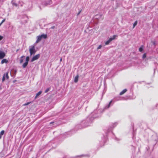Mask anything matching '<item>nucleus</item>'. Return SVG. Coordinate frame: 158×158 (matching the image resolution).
I'll use <instances>...</instances> for the list:
<instances>
[{"label": "nucleus", "mask_w": 158, "mask_h": 158, "mask_svg": "<svg viewBox=\"0 0 158 158\" xmlns=\"http://www.w3.org/2000/svg\"><path fill=\"white\" fill-rule=\"evenodd\" d=\"M25 57V56H23L21 57V59H20V63L21 64L23 63V59H22V58L23 57Z\"/></svg>", "instance_id": "13"}, {"label": "nucleus", "mask_w": 158, "mask_h": 158, "mask_svg": "<svg viewBox=\"0 0 158 158\" xmlns=\"http://www.w3.org/2000/svg\"><path fill=\"white\" fill-rule=\"evenodd\" d=\"M35 45L36 44H34L29 47V52L31 56L35 54L36 52V50L35 48Z\"/></svg>", "instance_id": "2"}, {"label": "nucleus", "mask_w": 158, "mask_h": 158, "mask_svg": "<svg viewBox=\"0 0 158 158\" xmlns=\"http://www.w3.org/2000/svg\"><path fill=\"white\" fill-rule=\"evenodd\" d=\"M40 54H37L34 56L31 60V61L32 62L34 61L37 60L40 57Z\"/></svg>", "instance_id": "5"}, {"label": "nucleus", "mask_w": 158, "mask_h": 158, "mask_svg": "<svg viewBox=\"0 0 158 158\" xmlns=\"http://www.w3.org/2000/svg\"><path fill=\"white\" fill-rule=\"evenodd\" d=\"M102 47V46L101 45H100L97 48V49H98H98H101V48Z\"/></svg>", "instance_id": "22"}, {"label": "nucleus", "mask_w": 158, "mask_h": 158, "mask_svg": "<svg viewBox=\"0 0 158 158\" xmlns=\"http://www.w3.org/2000/svg\"><path fill=\"white\" fill-rule=\"evenodd\" d=\"M12 3L13 5H14V6H18L17 4L15 2H12Z\"/></svg>", "instance_id": "19"}, {"label": "nucleus", "mask_w": 158, "mask_h": 158, "mask_svg": "<svg viewBox=\"0 0 158 158\" xmlns=\"http://www.w3.org/2000/svg\"><path fill=\"white\" fill-rule=\"evenodd\" d=\"M8 62V60L6 59H3L1 61V63L2 64L4 63H7Z\"/></svg>", "instance_id": "8"}, {"label": "nucleus", "mask_w": 158, "mask_h": 158, "mask_svg": "<svg viewBox=\"0 0 158 158\" xmlns=\"http://www.w3.org/2000/svg\"><path fill=\"white\" fill-rule=\"evenodd\" d=\"M30 103V102H28L27 103H25L23 104V106H25L27 105H29Z\"/></svg>", "instance_id": "20"}, {"label": "nucleus", "mask_w": 158, "mask_h": 158, "mask_svg": "<svg viewBox=\"0 0 158 158\" xmlns=\"http://www.w3.org/2000/svg\"><path fill=\"white\" fill-rule=\"evenodd\" d=\"M29 59V56H28L26 57V62L23 65V68H25L28 64Z\"/></svg>", "instance_id": "4"}, {"label": "nucleus", "mask_w": 158, "mask_h": 158, "mask_svg": "<svg viewBox=\"0 0 158 158\" xmlns=\"http://www.w3.org/2000/svg\"><path fill=\"white\" fill-rule=\"evenodd\" d=\"M5 79H6V78L5 77V76L3 75L2 79V82H4L5 81Z\"/></svg>", "instance_id": "15"}, {"label": "nucleus", "mask_w": 158, "mask_h": 158, "mask_svg": "<svg viewBox=\"0 0 158 158\" xmlns=\"http://www.w3.org/2000/svg\"><path fill=\"white\" fill-rule=\"evenodd\" d=\"M6 20V19H4L2 21V23H4Z\"/></svg>", "instance_id": "25"}, {"label": "nucleus", "mask_w": 158, "mask_h": 158, "mask_svg": "<svg viewBox=\"0 0 158 158\" xmlns=\"http://www.w3.org/2000/svg\"><path fill=\"white\" fill-rule=\"evenodd\" d=\"M137 21H136L133 24V28H134L137 25Z\"/></svg>", "instance_id": "14"}, {"label": "nucleus", "mask_w": 158, "mask_h": 158, "mask_svg": "<svg viewBox=\"0 0 158 158\" xmlns=\"http://www.w3.org/2000/svg\"><path fill=\"white\" fill-rule=\"evenodd\" d=\"M127 91V89H125L123 90L120 93V95H122L124 94L125 92Z\"/></svg>", "instance_id": "10"}, {"label": "nucleus", "mask_w": 158, "mask_h": 158, "mask_svg": "<svg viewBox=\"0 0 158 158\" xmlns=\"http://www.w3.org/2000/svg\"><path fill=\"white\" fill-rule=\"evenodd\" d=\"M117 36L115 35H114L113 36L111 37L109 39L106 41L105 43L106 45H107L109 44L113 40H114L117 37Z\"/></svg>", "instance_id": "3"}, {"label": "nucleus", "mask_w": 158, "mask_h": 158, "mask_svg": "<svg viewBox=\"0 0 158 158\" xmlns=\"http://www.w3.org/2000/svg\"><path fill=\"white\" fill-rule=\"evenodd\" d=\"M102 15H101V14H98V15H96L95 16L94 18L96 19H101V18H102Z\"/></svg>", "instance_id": "7"}, {"label": "nucleus", "mask_w": 158, "mask_h": 158, "mask_svg": "<svg viewBox=\"0 0 158 158\" xmlns=\"http://www.w3.org/2000/svg\"><path fill=\"white\" fill-rule=\"evenodd\" d=\"M112 102V100H111L109 102L108 106V107H107V108H109L110 106V104L111 103V102Z\"/></svg>", "instance_id": "17"}, {"label": "nucleus", "mask_w": 158, "mask_h": 158, "mask_svg": "<svg viewBox=\"0 0 158 158\" xmlns=\"http://www.w3.org/2000/svg\"><path fill=\"white\" fill-rule=\"evenodd\" d=\"M80 12L79 13H78V15L79 14H80Z\"/></svg>", "instance_id": "31"}, {"label": "nucleus", "mask_w": 158, "mask_h": 158, "mask_svg": "<svg viewBox=\"0 0 158 158\" xmlns=\"http://www.w3.org/2000/svg\"><path fill=\"white\" fill-rule=\"evenodd\" d=\"M47 38V35L46 34H43L41 35H38L36 37L37 40L34 44H36L39 42L40 41H41L42 38L45 39H46Z\"/></svg>", "instance_id": "1"}, {"label": "nucleus", "mask_w": 158, "mask_h": 158, "mask_svg": "<svg viewBox=\"0 0 158 158\" xmlns=\"http://www.w3.org/2000/svg\"><path fill=\"white\" fill-rule=\"evenodd\" d=\"M54 28V26H53L51 27V28L53 29Z\"/></svg>", "instance_id": "28"}, {"label": "nucleus", "mask_w": 158, "mask_h": 158, "mask_svg": "<svg viewBox=\"0 0 158 158\" xmlns=\"http://www.w3.org/2000/svg\"><path fill=\"white\" fill-rule=\"evenodd\" d=\"M153 44H155V43H154V42H153Z\"/></svg>", "instance_id": "30"}, {"label": "nucleus", "mask_w": 158, "mask_h": 158, "mask_svg": "<svg viewBox=\"0 0 158 158\" xmlns=\"http://www.w3.org/2000/svg\"><path fill=\"white\" fill-rule=\"evenodd\" d=\"M62 60V59L61 58L60 60V61L61 62Z\"/></svg>", "instance_id": "26"}, {"label": "nucleus", "mask_w": 158, "mask_h": 158, "mask_svg": "<svg viewBox=\"0 0 158 158\" xmlns=\"http://www.w3.org/2000/svg\"><path fill=\"white\" fill-rule=\"evenodd\" d=\"M49 90V89L48 88L45 91V93H47L48 92Z\"/></svg>", "instance_id": "23"}, {"label": "nucleus", "mask_w": 158, "mask_h": 158, "mask_svg": "<svg viewBox=\"0 0 158 158\" xmlns=\"http://www.w3.org/2000/svg\"><path fill=\"white\" fill-rule=\"evenodd\" d=\"M2 23H2V22H1V23H0V24L1 25H2Z\"/></svg>", "instance_id": "29"}, {"label": "nucleus", "mask_w": 158, "mask_h": 158, "mask_svg": "<svg viewBox=\"0 0 158 158\" xmlns=\"http://www.w3.org/2000/svg\"><path fill=\"white\" fill-rule=\"evenodd\" d=\"M42 93V92L41 91H40L38 92L36 94V95L35 97V98L36 99L37 98V97L40 95Z\"/></svg>", "instance_id": "12"}, {"label": "nucleus", "mask_w": 158, "mask_h": 158, "mask_svg": "<svg viewBox=\"0 0 158 158\" xmlns=\"http://www.w3.org/2000/svg\"><path fill=\"white\" fill-rule=\"evenodd\" d=\"M2 136L0 134V139L1 138Z\"/></svg>", "instance_id": "27"}, {"label": "nucleus", "mask_w": 158, "mask_h": 158, "mask_svg": "<svg viewBox=\"0 0 158 158\" xmlns=\"http://www.w3.org/2000/svg\"><path fill=\"white\" fill-rule=\"evenodd\" d=\"M5 53L3 51H0V59H3L5 56Z\"/></svg>", "instance_id": "6"}, {"label": "nucleus", "mask_w": 158, "mask_h": 158, "mask_svg": "<svg viewBox=\"0 0 158 158\" xmlns=\"http://www.w3.org/2000/svg\"><path fill=\"white\" fill-rule=\"evenodd\" d=\"M143 50V48L142 47H141L139 48V50L140 52H142Z\"/></svg>", "instance_id": "18"}, {"label": "nucleus", "mask_w": 158, "mask_h": 158, "mask_svg": "<svg viewBox=\"0 0 158 158\" xmlns=\"http://www.w3.org/2000/svg\"><path fill=\"white\" fill-rule=\"evenodd\" d=\"M3 38V37L0 35V40H2Z\"/></svg>", "instance_id": "24"}, {"label": "nucleus", "mask_w": 158, "mask_h": 158, "mask_svg": "<svg viewBox=\"0 0 158 158\" xmlns=\"http://www.w3.org/2000/svg\"><path fill=\"white\" fill-rule=\"evenodd\" d=\"M1 24H0V26H1Z\"/></svg>", "instance_id": "32"}, {"label": "nucleus", "mask_w": 158, "mask_h": 158, "mask_svg": "<svg viewBox=\"0 0 158 158\" xmlns=\"http://www.w3.org/2000/svg\"><path fill=\"white\" fill-rule=\"evenodd\" d=\"M78 77H79V76L78 75H77L74 78V81L76 83L78 81Z\"/></svg>", "instance_id": "11"}, {"label": "nucleus", "mask_w": 158, "mask_h": 158, "mask_svg": "<svg viewBox=\"0 0 158 158\" xmlns=\"http://www.w3.org/2000/svg\"><path fill=\"white\" fill-rule=\"evenodd\" d=\"M8 72H7L6 73H4L3 75L4 76H5V77L6 78V79H8L9 78V76H8Z\"/></svg>", "instance_id": "9"}, {"label": "nucleus", "mask_w": 158, "mask_h": 158, "mask_svg": "<svg viewBox=\"0 0 158 158\" xmlns=\"http://www.w3.org/2000/svg\"><path fill=\"white\" fill-rule=\"evenodd\" d=\"M4 130H2L1 131L0 134H1V135L2 136V135H3L4 134Z\"/></svg>", "instance_id": "16"}, {"label": "nucleus", "mask_w": 158, "mask_h": 158, "mask_svg": "<svg viewBox=\"0 0 158 158\" xmlns=\"http://www.w3.org/2000/svg\"><path fill=\"white\" fill-rule=\"evenodd\" d=\"M146 54H145V53H144V54L143 55V57H142V58H143V59H144V58H146Z\"/></svg>", "instance_id": "21"}]
</instances>
